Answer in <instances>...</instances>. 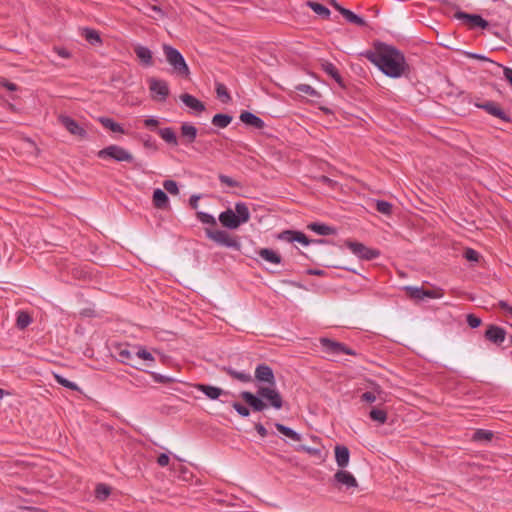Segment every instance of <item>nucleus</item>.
I'll return each instance as SVG.
<instances>
[{
	"label": "nucleus",
	"instance_id": "nucleus-1",
	"mask_svg": "<svg viewBox=\"0 0 512 512\" xmlns=\"http://www.w3.org/2000/svg\"><path fill=\"white\" fill-rule=\"evenodd\" d=\"M255 378L268 386L258 387L255 394L250 391H242L241 399L251 407L253 412H262L268 406L276 410L282 409L284 401L280 392L275 388L276 380L272 368L265 363L258 364L255 369Z\"/></svg>",
	"mask_w": 512,
	"mask_h": 512
},
{
	"label": "nucleus",
	"instance_id": "nucleus-2",
	"mask_svg": "<svg viewBox=\"0 0 512 512\" xmlns=\"http://www.w3.org/2000/svg\"><path fill=\"white\" fill-rule=\"evenodd\" d=\"M363 56L391 78L400 77L408 68L404 54L383 42L375 43L374 50L366 51Z\"/></svg>",
	"mask_w": 512,
	"mask_h": 512
},
{
	"label": "nucleus",
	"instance_id": "nucleus-3",
	"mask_svg": "<svg viewBox=\"0 0 512 512\" xmlns=\"http://www.w3.org/2000/svg\"><path fill=\"white\" fill-rule=\"evenodd\" d=\"M218 219L223 227L235 230L250 220V211L246 203L237 202L235 210L226 209L220 213Z\"/></svg>",
	"mask_w": 512,
	"mask_h": 512
},
{
	"label": "nucleus",
	"instance_id": "nucleus-4",
	"mask_svg": "<svg viewBox=\"0 0 512 512\" xmlns=\"http://www.w3.org/2000/svg\"><path fill=\"white\" fill-rule=\"evenodd\" d=\"M163 52L167 62L173 67L174 72L181 77H188L189 67L182 54L174 47L164 44Z\"/></svg>",
	"mask_w": 512,
	"mask_h": 512
},
{
	"label": "nucleus",
	"instance_id": "nucleus-5",
	"mask_svg": "<svg viewBox=\"0 0 512 512\" xmlns=\"http://www.w3.org/2000/svg\"><path fill=\"white\" fill-rule=\"evenodd\" d=\"M97 157L102 160L112 159L116 162H128L134 161L133 155L125 148L112 144L97 152Z\"/></svg>",
	"mask_w": 512,
	"mask_h": 512
},
{
	"label": "nucleus",
	"instance_id": "nucleus-6",
	"mask_svg": "<svg viewBox=\"0 0 512 512\" xmlns=\"http://www.w3.org/2000/svg\"><path fill=\"white\" fill-rule=\"evenodd\" d=\"M205 235L208 239L214 241L220 246L240 250L241 244L237 237L231 236L225 230H213L211 228H205Z\"/></svg>",
	"mask_w": 512,
	"mask_h": 512
},
{
	"label": "nucleus",
	"instance_id": "nucleus-7",
	"mask_svg": "<svg viewBox=\"0 0 512 512\" xmlns=\"http://www.w3.org/2000/svg\"><path fill=\"white\" fill-rule=\"evenodd\" d=\"M330 484L337 490H350L358 487V481L352 473L343 469H339L330 479Z\"/></svg>",
	"mask_w": 512,
	"mask_h": 512
},
{
	"label": "nucleus",
	"instance_id": "nucleus-8",
	"mask_svg": "<svg viewBox=\"0 0 512 512\" xmlns=\"http://www.w3.org/2000/svg\"><path fill=\"white\" fill-rule=\"evenodd\" d=\"M474 105L477 108L484 110L489 115L498 118L502 122L512 123V116L509 113H507L496 101H476Z\"/></svg>",
	"mask_w": 512,
	"mask_h": 512
},
{
	"label": "nucleus",
	"instance_id": "nucleus-9",
	"mask_svg": "<svg viewBox=\"0 0 512 512\" xmlns=\"http://www.w3.org/2000/svg\"><path fill=\"white\" fill-rule=\"evenodd\" d=\"M277 238L288 243L298 242L305 246L310 243H327L325 239L311 240L303 232L297 230H284L278 234Z\"/></svg>",
	"mask_w": 512,
	"mask_h": 512
},
{
	"label": "nucleus",
	"instance_id": "nucleus-10",
	"mask_svg": "<svg viewBox=\"0 0 512 512\" xmlns=\"http://www.w3.org/2000/svg\"><path fill=\"white\" fill-rule=\"evenodd\" d=\"M345 245L360 259L373 260L380 256L379 250L369 248L360 242L347 240Z\"/></svg>",
	"mask_w": 512,
	"mask_h": 512
},
{
	"label": "nucleus",
	"instance_id": "nucleus-11",
	"mask_svg": "<svg viewBox=\"0 0 512 512\" xmlns=\"http://www.w3.org/2000/svg\"><path fill=\"white\" fill-rule=\"evenodd\" d=\"M321 346L323 351L330 355H356V352L351 348L347 347L345 344L337 341H333L329 338H321L320 339Z\"/></svg>",
	"mask_w": 512,
	"mask_h": 512
},
{
	"label": "nucleus",
	"instance_id": "nucleus-12",
	"mask_svg": "<svg viewBox=\"0 0 512 512\" xmlns=\"http://www.w3.org/2000/svg\"><path fill=\"white\" fill-rule=\"evenodd\" d=\"M454 17L460 20L464 25L468 26V28L470 29H474L477 27L486 29L489 26V23L480 15L477 14H468L463 11H456Z\"/></svg>",
	"mask_w": 512,
	"mask_h": 512
},
{
	"label": "nucleus",
	"instance_id": "nucleus-13",
	"mask_svg": "<svg viewBox=\"0 0 512 512\" xmlns=\"http://www.w3.org/2000/svg\"><path fill=\"white\" fill-rule=\"evenodd\" d=\"M149 89L152 93V98L159 102H164L169 96V86L165 80L156 78L149 79Z\"/></svg>",
	"mask_w": 512,
	"mask_h": 512
},
{
	"label": "nucleus",
	"instance_id": "nucleus-14",
	"mask_svg": "<svg viewBox=\"0 0 512 512\" xmlns=\"http://www.w3.org/2000/svg\"><path fill=\"white\" fill-rule=\"evenodd\" d=\"M506 336V330L494 324L487 325L484 332V338L497 346H501L504 343Z\"/></svg>",
	"mask_w": 512,
	"mask_h": 512
},
{
	"label": "nucleus",
	"instance_id": "nucleus-15",
	"mask_svg": "<svg viewBox=\"0 0 512 512\" xmlns=\"http://www.w3.org/2000/svg\"><path fill=\"white\" fill-rule=\"evenodd\" d=\"M58 121L63 125L66 130L72 135L78 136L82 139L87 137V131L81 127L73 118L67 115H60Z\"/></svg>",
	"mask_w": 512,
	"mask_h": 512
},
{
	"label": "nucleus",
	"instance_id": "nucleus-16",
	"mask_svg": "<svg viewBox=\"0 0 512 512\" xmlns=\"http://www.w3.org/2000/svg\"><path fill=\"white\" fill-rule=\"evenodd\" d=\"M133 345L129 344H119L115 347V352L117 354L118 360L126 365H130L136 369L138 367L133 363L135 356V350L132 349Z\"/></svg>",
	"mask_w": 512,
	"mask_h": 512
},
{
	"label": "nucleus",
	"instance_id": "nucleus-17",
	"mask_svg": "<svg viewBox=\"0 0 512 512\" xmlns=\"http://www.w3.org/2000/svg\"><path fill=\"white\" fill-rule=\"evenodd\" d=\"M198 130L191 123L185 122L180 127V136L182 144L189 146L195 142Z\"/></svg>",
	"mask_w": 512,
	"mask_h": 512
},
{
	"label": "nucleus",
	"instance_id": "nucleus-18",
	"mask_svg": "<svg viewBox=\"0 0 512 512\" xmlns=\"http://www.w3.org/2000/svg\"><path fill=\"white\" fill-rule=\"evenodd\" d=\"M239 119L245 125L251 126L255 129L262 130L265 127L264 121L260 117L249 111H242L240 113Z\"/></svg>",
	"mask_w": 512,
	"mask_h": 512
},
{
	"label": "nucleus",
	"instance_id": "nucleus-19",
	"mask_svg": "<svg viewBox=\"0 0 512 512\" xmlns=\"http://www.w3.org/2000/svg\"><path fill=\"white\" fill-rule=\"evenodd\" d=\"M335 461L339 469L346 468L350 461V451L344 445H336L334 448Z\"/></svg>",
	"mask_w": 512,
	"mask_h": 512
},
{
	"label": "nucleus",
	"instance_id": "nucleus-20",
	"mask_svg": "<svg viewBox=\"0 0 512 512\" xmlns=\"http://www.w3.org/2000/svg\"><path fill=\"white\" fill-rule=\"evenodd\" d=\"M195 388L202 392L203 394H205L209 399L211 400H216L218 399L221 395H226L228 394L227 391H224L223 389L219 388V387H216V386H211V385H208V384H203V383H198L195 385Z\"/></svg>",
	"mask_w": 512,
	"mask_h": 512
},
{
	"label": "nucleus",
	"instance_id": "nucleus-21",
	"mask_svg": "<svg viewBox=\"0 0 512 512\" xmlns=\"http://www.w3.org/2000/svg\"><path fill=\"white\" fill-rule=\"evenodd\" d=\"M179 98L187 107L197 113H201L206 109L205 104L191 94L183 93Z\"/></svg>",
	"mask_w": 512,
	"mask_h": 512
},
{
	"label": "nucleus",
	"instance_id": "nucleus-22",
	"mask_svg": "<svg viewBox=\"0 0 512 512\" xmlns=\"http://www.w3.org/2000/svg\"><path fill=\"white\" fill-rule=\"evenodd\" d=\"M221 370L225 372L227 375H229L231 378L238 380L242 383H249L253 380L249 372L237 371L231 366H224L221 368Z\"/></svg>",
	"mask_w": 512,
	"mask_h": 512
},
{
	"label": "nucleus",
	"instance_id": "nucleus-23",
	"mask_svg": "<svg viewBox=\"0 0 512 512\" xmlns=\"http://www.w3.org/2000/svg\"><path fill=\"white\" fill-rule=\"evenodd\" d=\"M307 228L321 236H328V235L336 234V228L329 226L325 223L312 222L307 225Z\"/></svg>",
	"mask_w": 512,
	"mask_h": 512
},
{
	"label": "nucleus",
	"instance_id": "nucleus-24",
	"mask_svg": "<svg viewBox=\"0 0 512 512\" xmlns=\"http://www.w3.org/2000/svg\"><path fill=\"white\" fill-rule=\"evenodd\" d=\"M134 53L140 59L143 65L147 67L153 65L152 52L148 47L138 45L134 48Z\"/></svg>",
	"mask_w": 512,
	"mask_h": 512
},
{
	"label": "nucleus",
	"instance_id": "nucleus-25",
	"mask_svg": "<svg viewBox=\"0 0 512 512\" xmlns=\"http://www.w3.org/2000/svg\"><path fill=\"white\" fill-rule=\"evenodd\" d=\"M257 253L266 262L276 265L282 262L281 255L278 252L274 251L273 249L261 248Z\"/></svg>",
	"mask_w": 512,
	"mask_h": 512
},
{
	"label": "nucleus",
	"instance_id": "nucleus-26",
	"mask_svg": "<svg viewBox=\"0 0 512 512\" xmlns=\"http://www.w3.org/2000/svg\"><path fill=\"white\" fill-rule=\"evenodd\" d=\"M322 70L328 74L330 77H332L340 87H345L344 80L342 76L339 73V70L336 68V66L331 62H324L322 63Z\"/></svg>",
	"mask_w": 512,
	"mask_h": 512
},
{
	"label": "nucleus",
	"instance_id": "nucleus-27",
	"mask_svg": "<svg viewBox=\"0 0 512 512\" xmlns=\"http://www.w3.org/2000/svg\"><path fill=\"white\" fill-rule=\"evenodd\" d=\"M159 136L169 145H179V140L176 136L175 131L171 127H165L158 130Z\"/></svg>",
	"mask_w": 512,
	"mask_h": 512
},
{
	"label": "nucleus",
	"instance_id": "nucleus-28",
	"mask_svg": "<svg viewBox=\"0 0 512 512\" xmlns=\"http://www.w3.org/2000/svg\"><path fill=\"white\" fill-rule=\"evenodd\" d=\"M153 205L158 209H166L169 205L167 194L161 189H155L153 192Z\"/></svg>",
	"mask_w": 512,
	"mask_h": 512
},
{
	"label": "nucleus",
	"instance_id": "nucleus-29",
	"mask_svg": "<svg viewBox=\"0 0 512 512\" xmlns=\"http://www.w3.org/2000/svg\"><path fill=\"white\" fill-rule=\"evenodd\" d=\"M233 117L229 114L218 113L212 117L211 123L213 126L223 129L230 125Z\"/></svg>",
	"mask_w": 512,
	"mask_h": 512
},
{
	"label": "nucleus",
	"instance_id": "nucleus-30",
	"mask_svg": "<svg viewBox=\"0 0 512 512\" xmlns=\"http://www.w3.org/2000/svg\"><path fill=\"white\" fill-rule=\"evenodd\" d=\"M82 36L91 45H101L102 39L98 31L91 28H83Z\"/></svg>",
	"mask_w": 512,
	"mask_h": 512
},
{
	"label": "nucleus",
	"instance_id": "nucleus-31",
	"mask_svg": "<svg viewBox=\"0 0 512 512\" xmlns=\"http://www.w3.org/2000/svg\"><path fill=\"white\" fill-rule=\"evenodd\" d=\"M98 121L101 123V125L103 127H105L106 129H109L111 130L112 132H115V133H124V129L123 127L115 122L112 118H109V117H100L98 119Z\"/></svg>",
	"mask_w": 512,
	"mask_h": 512
},
{
	"label": "nucleus",
	"instance_id": "nucleus-32",
	"mask_svg": "<svg viewBox=\"0 0 512 512\" xmlns=\"http://www.w3.org/2000/svg\"><path fill=\"white\" fill-rule=\"evenodd\" d=\"M132 349L135 350V356L139 359L147 361L148 365H151V363L155 361L153 355L145 347L140 345H133Z\"/></svg>",
	"mask_w": 512,
	"mask_h": 512
},
{
	"label": "nucleus",
	"instance_id": "nucleus-33",
	"mask_svg": "<svg viewBox=\"0 0 512 512\" xmlns=\"http://www.w3.org/2000/svg\"><path fill=\"white\" fill-rule=\"evenodd\" d=\"M341 15L350 23L352 24H355L357 26H365L366 25V21L356 15L354 12H352L351 10L349 9H342L341 10Z\"/></svg>",
	"mask_w": 512,
	"mask_h": 512
},
{
	"label": "nucleus",
	"instance_id": "nucleus-34",
	"mask_svg": "<svg viewBox=\"0 0 512 512\" xmlns=\"http://www.w3.org/2000/svg\"><path fill=\"white\" fill-rule=\"evenodd\" d=\"M276 429L284 436L290 438L293 441H300L301 435L294 431L292 428L287 427L281 423H275Z\"/></svg>",
	"mask_w": 512,
	"mask_h": 512
},
{
	"label": "nucleus",
	"instance_id": "nucleus-35",
	"mask_svg": "<svg viewBox=\"0 0 512 512\" xmlns=\"http://www.w3.org/2000/svg\"><path fill=\"white\" fill-rule=\"evenodd\" d=\"M31 322H32V317L30 316V314L28 312L19 311L17 313V318H16L17 328L23 330L26 327H28L31 324Z\"/></svg>",
	"mask_w": 512,
	"mask_h": 512
},
{
	"label": "nucleus",
	"instance_id": "nucleus-36",
	"mask_svg": "<svg viewBox=\"0 0 512 512\" xmlns=\"http://www.w3.org/2000/svg\"><path fill=\"white\" fill-rule=\"evenodd\" d=\"M308 6L323 19H329L331 12L326 6L318 2H308Z\"/></svg>",
	"mask_w": 512,
	"mask_h": 512
},
{
	"label": "nucleus",
	"instance_id": "nucleus-37",
	"mask_svg": "<svg viewBox=\"0 0 512 512\" xmlns=\"http://www.w3.org/2000/svg\"><path fill=\"white\" fill-rule=\"evenodd\" d=\"M218 99L222 103H229L231 101L230 93L228 92L227 87L223 83H217L215 88Z\"/></svg>",
	"mask_w": 512,
	"mask_h": 512
},
{
	"label": "nucleus",
	"instance_id": "nucleus-38",
	"mask_svg": "<svg viewBox=\"0 0 512 512\" xmlns=\"http://www.w3.org/2000/svg\"><path fill=\"white\" fill-rule=\"evenodd\" d=\"M369 417L375 422L384 424L387 421V412L383 409L372 408Z\"/></svg>",
	"mask_w": 512,
	"mask_h": 512
},
{
	"label": "nucleus",
	"instance_id": "nucleus-39",
	"mask_svg": "<svg viewBox=\"0 0 512 512\" xmlns=\"http://www.w3.org/2000/svg\"><path fill=\"white\" fill-rule=\"evenodd\" d=\"M111 494V488L106 484H98L95 488V497L98 500L104 501Z\"/></svg>",
	"mask_w": 512,
	"mask_h": 512
},
{
	"label": "nucleus",
	"instance_id": "nucleus-40",
	"mask_svg": "<svg viewBox=\"0 0 512 512\" xmlns=\"http://www.w3.org/2000/svg\"><path fill=\"white\" fill-rule=\"evenodd\" d=\"M375 208L379 213L389 216L392 214L393 205L388 201L377 200Z\"/></svg>",
	"mask_w": 512,
	"mask_h": 512
},
{
	"label": "nucleus",
	"instance_id": "nucleus-41",
	"mask_svg": "<svg viewBox=\"0 0 512 512\" xmlns=\"http://www.w3.org/2000/svg\"><path fill=\"white\" fill-rule=\"evenodd\" d=\"M196 218L203 224L210 225L212 227H215L217 225L216 219L214 216H212L209 213L197 211L196 212Z\"/></svg>",
	"mask_w": 512,
	"mask_h": 512
},
{
	"label": "nucleus",
	"instance_id": "nucleus-42",
	"mask_svg": "<svg viewBox=\"0 0 512 512\" xmlns=\"http://www.w3.org/2000/svg\"><path fill=\"white\" fill-rule=\"evenodd\" d=\"M295 89L300 92V93H303L307 96H310V97H313V98H318L320 97V93L314 89L312 86L308 85V84H299L295 87Z\"/></svg>",
	"mask_w": 512,
	"mask_h": 512
},
{
	"label": "nucleus",
	"instance_id": "nucleus-43",
	"mask_svg": "<svg viewBox=\"0 0 512 512\" xmlns=\"http://www.w3.org/2000/svg\"><path fill=\"white\" fill-rule=\"evenodd\" d=\"M494 434L490 430L478 429L474 432L473 440L474 441H491Z\"/></svg>",
	"mask_w": 512,
	"mask_h": 512
},
{
	"label": "nucleus",
	"instance_id": "nucleus-44",
	"mask_svg": "<svg viewBox=\"0 0 512 512\" xmlns=\"http://www.w3.org/2000/svg\"><path fill=\"white\" fill-rule=\"evenodd\" d=\"M54 378L58 384L62 385L65 388H68L73 391L79 390V387L76 383L64 378L63 376H61L59 374H54Z\"/></svg>",
	"mask_w": 512,
	"mask_h": 512
},
{
	"label": "nucleus",
	"instance_id": "nucleus-45",
	"mask_svg": "<svg viewBox=\"0 0 512 512\" xmlns=\"http://www.w3.org/2000/svg\"><path fill=\"white\" fill-rule=\"evenodd\" d=\"M405 290H406L407 294L413 299H417V300L424 299V288H422V287L407 286V287H405Z\"/></svg>",
	"mask_w": 512,
	"mask_h": 512
},
{
	"label": "nucleus",
	"instance_id": "nucleus-46",
	"mask_svg": "<svg viewBox=\"0 0 512 512\" xmlns=\"http://www.w3.org/2000/svg\"><path fill=\"white\" fill-rule=\"evenodd\" d=\"M147 373H149V375L153 378V380L156 383L170 384L175 381V379L173 377L165 376V375L153 372V371H147Z\"/></svg>",
	"mask_w": 512,
	"mask_h": 512
},
{
	"label": "nucleus",
	"instance_id": "nucleus-47",
	"mask_svg": "<svg viewBox=\"0 0 512 512\" xmlns=\"http://www.w3.org/2000/svg\"><path fill=\"white\" fill-rule=\"evenodd\" d=\"M146 7L148 9V12H146V14L149 17L156 19L163 18L165 16V13L163 12L160 6L148 4Z\"/></svg>",
	"mask_w": 512,
	"mask_h": 512
},
{
	"label": "nucleus",
	"instance_id": "nucleus-48",
	"mask_svg": "<svg viewBox=\"0 0 512 512\" xmlns=\"http://www.w3.org/2000/svg\"><path fill=\"white\" fill-rule=\"evenodd\" d=\"M232 407L236 410V412L242 417H248L251 413V407L249 405L245 406L240 402H233Z\"/></svg>",
	"mask_w": 512,
	"mask_h": 512
},
{
	"label": "nucleus",
	"instance_id": "nucleus-49",
	"mask_svg": "<svg viewBox=\"0 0 512 512\" xmlns=\"http://www.w3.org/2000/svg\"><path fill=\"white\" fill-rule=\"evenodd\" d=\"M295 450L298 452H305L311 456L321 458V450L319 448L308 447L306 445H298L295 448Z\"/></svg>",
	"mask_w": 512,
	"mask_h": 512
},
{
	"label": "nucleus",
	"instance_id": "nucleus-50",
	"mask_svg": "<svg viewBox=\"0 0 512 512\" xmlns=\"http://www.w3.org/2000/svg\"><path fill=\"white\" fill-rule=\"evenodd\" d=\"M163 187H164V189H165L168 193H170V194H172V195H177V194H179L178 184H177V182H176V181H174V180H165V181L163 182Z\"/></svg>",
	"mask_w": 512,
	"mask_h": 512
},
{
	"label": "nucleus",
	"instance_id": "nucleus-51",
	"mask_svg": "<svg viewBox=\"0 0 512 512\" xmlns=\"http://www.w3.org/2000/svg\"><path fill=\"white\" fill-rule=\"evenodd\" d=\"M218 179H219L221 184L227 185V186L232 187V188L240 187L241 186V184L238 181H236L233 178H231V177H229L227 175H224V174H219L218 175Z\"/></svg>",
	"mask_w": 512,
	"mask_h": 512
},
{
	"label": "nucleus",
	"instance_id": "nucleus-52",
	"mask_svg": "<svg viewBox=\"0 0 512 512\" xmlns=\"http://www.w3.org/2000/svg\"><path fill=\"white\" fill-rule=\"evenodd\" d=\"M466 321L467 324L473 329L478 328L482 324L481 318L472 313L467 315Z\"/></svg>",
	"mask_w": 512,
	"mask_h": 512
},
{
	"label": "nucleus",
	"instance_id": "nucleus-53",
	"mask_svg": "<svg viewBox=\"0 0 512 512\" xmlns=\"http://www.w3.org/2000/svg\"><path fill=\"white\" fill-rule=\"evenodd\" d=\"M464 257L468 260V261H473V262H477L479 260V253L474 250V249H471V248H467L465 251H464Z\"/></svg>",
	"mask_w": 512,
	"mask_h": 512
},
{
	"label": "nucleus",
	"instance_id": "nucleus-54",
	"mask_svg": "<svg viewBox=\"0 0 512 512\" xmlns=\"http://www.w3.org/2000/svg\"><path fill=\"white\" fill-rule=\"evenodd\" d=\"M442 296H443V291L441 289H432V290L424 289V298L436 299V298H440Z\"/></svg>",
	"mask_w": 512,
	"mask_h": 512
},
{
	"label": "nucleus",
	"instance_id": "nucleus-55",
	"mask_svg": "<svg viewBox=\"0 0 512 512\" xmlns=\"http://www.w3.org/2000/svg\"><path fill=\"white\" fill-rule=\"evenodd\" d=\"M497 65L503 69L504 78L512 87V68L503 66L501 64H497Z\"/></svg>",
	"mask_w": 512,
	"mask_h": 512
},
{
	"label": "nucleus",
	"instance_id": "nucleus-56",
	"mask_svg": "<svg viewBox=\"0 0 512 512\" xmlns=\"http://www.w3.org/2000/svg\"><path fill=\"white\" fill-rule=\"evenodd\" d=\"M497 306L505 312V314L510 315L512 317V306H510L506 301L499 300Z\"/></svg>",
	"mask_w": 512,
	"mask_h": 512
},
{
	"label": "nucleus",
	"instance_id": "nucleus-57",
	"mask_svg": "<svg viewBox=\"0 0 512 512\" xmlns=\"http://www.w3.org/2000/svg\"><path fill=\"white\" fill-rule=\"evenodd\" d=\"M361 400L367 403H373L376 401V395L374 392L367 391L361 395Z\"/></svg>",
	"mask_w": 512,
	"mask_h": 512
},
{
	"label": "nucleus",
	"instance_id": "nucleus-58",
	"mask_svg": "<svg viewBox=\"0 0 512 512\" xmlns=\"http://www.w3.org/2000/svg\"><path fill=\"white\" fill-rule=\"evenodd\" d=\"M170 458L166 453H161L157 458V464L161 467H166L169 464Z\"/></svg>",
	"mask_w": 512,
	"mask_h": 512
},
{
	"label": "nucleus",
	"instance_id": "nucleus-59",
	"mask_svg": "<svg viewBox=\"0 0 512 512\" xmlns=\"http://www.w3.org/2000/svg\"><path fill=\"white\" fill-rule=\"evenodd\" d=\"M1 86L5 87L9 91H16L18 89L15 83L8 81L7 79H2L0 82Z\"/></svg>",
	"mask_w": 512,
	"mask_h": 512
},
{
	"label": "nucleus",
	"instance_id": "nucleus-60",
	"mask_svg": "<svg viewBox=\"0 0 512 512\" xmlns=\"http://www.w3.org/2000/svg\"><path fill=\"white\" fill-rule=\"evenodd\" d=\"M144 125L147 128H154L159 125V121L156 118L150 117L144 120Z\"/></svg>",
	"mask_w": 512,
	"mask_h": 512
},
{
	"label": "nucleus",
	"instance_id": "nucleus-61",
	"mask_svg": "<svg viewBox=\"0 0 512 512\" xmlns=\"http://www.w3.org/2000/svg\"><path fill=\"white\" fill-rule=\"evenodd\" d=\"M255 430L263 438L268 435L267 429L261 423H256L255 424Z\"/></svg>",
	"mask_w": 512,
	"mask_h": 512
},
{
	"label": "nucleus",
	"instance_id": "nucleus-62",
	"mask_svg": "<svg viewBox=\"0 0 512 512\" xmlns=\"http://www.w3.org/2000/svg\"><path fill=\"white\" fill-rule=\"evenodd\" d=\"M200 199V196L199 195H192L189 199V205L192 209H197L198 208V201Z\"/></svg>",
	"mask_w": 512,
	"mask_h": 512
},
{
	"label": "nucleus",
	"instance_id": "nucleus-63",
	"mask_svg": "<svg viewBox=\"0 0 512 512\" xmlns=\"http://www.w3.org/2000/svg\"><path fill=\"white\" fill-rule=\"evenodd\" d=\"M57 53L62 58H69L71 56V53L65 48H58Z\"/></svg>",
	"mask_w": 512,
	"mask_h": 512
},
{
	"label": "nucleus",
	"instance_id": "nucleus-64",
	"mask_svg": "<svg viewBox=\"0 0 512 512\" xmlns=\"http://www.w3.org/2000/svg\"><path fill=\"white\" fill-rule=\"evenodd\" d=\"M308 275H315V276H323L325 274L324 270L319 269H308L307 270Z\"/></svg>",
	"mask_w": 512,
	"mask_h": 512
}]
</instances>
